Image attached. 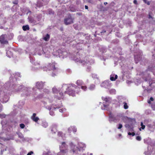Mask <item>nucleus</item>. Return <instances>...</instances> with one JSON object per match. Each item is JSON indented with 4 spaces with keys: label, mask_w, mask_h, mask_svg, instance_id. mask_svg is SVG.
Listing matches in <instances>:
<instances>
[{
    "label": "nucleus",
    "mask_w": 155,
    "mask_h": 155,
    "mask_svg": "<svg viewBox=\"0 0 155 155\" xmlns=\"http://www.w3.org/2000/svg\"><path fill=\"white\" fill-rule=\"evenodd\" d=\"M65 90V93L70 96L74 97L76 94H79L81 92L80 88L74 84H63L62 87V91ZM53 92L56 94L54 96V98L60 100L63 98V94L59 88L54 87L52 89Z\"/></svg>",
    "instance_id": "f257e3e1"
},
{
    "label": "nucleus",
    "mask_w": 155,
    "mask_h": 155,
    "mask_svg": "<svg viewBox=\"0 0 155 155\" xmlns=\"http://www.w3.org/2000/svg\"><path fill=\"white\" fill-rule=\"evenodd\" d=\"M13 80H10L9 82H7L5 84V87H6L8 90L14 93H17L22 91L21 94L22 96L26 97L30 95L31 90H34V88L26 87L20 84L16 83H13Z\"/></svg>",
    "instance_id": "f03ea898"
},
{
    "label": "nucleus",
    "mask_w": 155,
    "mask_h": 155,
    "mask_svg": "<svg viewBox=\"0 0 155 155\" xmlns=\"http://www.w3.org/2000/svg\"><path fill=\"white\" fill-rule=\"evenodd\" d=\"M81 51H80L74 53L71 56V58L75 62H78L83 66H87V71H89L91 69V67L89 65L94 63V61L91 58L90 56L84 57V54H80Z\"/></svg>",
    "instance_id": "7ed1b4c3"
},
{
    "label": "nucleus",
    "mask_w": 155,
    "mask_h": 155,
    "mask_svg": "<svg viewBox=\"0 0 155 155\" xmlns=\"http://www.w3.org/2000/svg\"><path fill=\"white\" fill-rule=\"evenodd\" d=\"M45 82L42 81H38L35 83V86L38 89H36L34 87L31 89L34 88V90H31V95H33L37 94L38 93L37 91H40L42 92V94H39L37 96L38 98H41L44 97L45 94H48L50 93L49 90L47 89L44 88L45 85Z\"/></svg>",
    "instance_id": "20e7f679"
},
{
    "label": "nucleus",
    "mask_w": 155,
    "mask_h": 155,
    "mask_svg": "<svg viewBox=\"0 0 155 155\" xmlns=\"http://www.w3.org/2000/svg\"><path fill=\"white\" fill-rule=\"evenodd\" d=\"M69 145L71 151L75 154H81L85 150L86 147L85 144L81 142H78L76 146L73 142H70Z\"/></svg>",
    "instance_id": "39448f33"
},
{
    "label": "nucleus",
    "mask_w": 155,
    "mask_h": 155,
    "mask_svg": "<svg viewBox=\"0 0 155 155\" xmlns=\"http://www.w3.org/2000/svg\"><path fill=\"white\" fill-rule=\"evenodd\" d=\"M152 71L153 69L149 66L146 71L141 73V75L143 77V78L145 79V82L148 81L150 86H151L153 84V86L155 87V79L154 78V80L152 79L149 76L150 73H152Z\"/></svg>",
    "instance_id": "423d86ee"
},
{
    "label": "nucleus",
    "mask_w": 155,
    "mask_h": 155,
    "mask_svg": "<svg viewBox=\"0 0 155 155\" xmlns=\"http://www.w3.org/2000/svg\"><path fill=\"white\" fill-rule=\"evenodd\" d=\"M3 84L0 82V101L4 103L7 102L9 98L7 94V89L6 87H5V84L4 87H2Z\"/></svg>",
    "instance_id": "0eeeda50"
},
{
    "label": "nucleus",
    "mask_w": 155,
    "mask_h": 155,
    "mask_svg": "<svg viewBox=\"0 0 155 155\" xmlns=\"http://www.w3.org/2000/svg\"><path fill=\"white\" fill-rule=\"evenodd\" d=\"M85 35H86L83 33H79L75 37L67 38L66 42L69 43L74 40H75L77 44L84 43V40H82V39L85 37Z\"/></svg>",
    "instance_id": "6e6552de"
},
{
    "label": "nucleus",
    "mask_w": 155,
    "mask_h": 155,
    "mask_svg": "<svg viewBox=\"0 0 155 155\" xmlns=\"http://www.w3.org/2000/svg\"><path fill=\"white\" fill-rule=\"evenodd\" d=\"M53 55L57 57L64 58L69 55V54L65 51L64 50H61L58 48H54L53 49Z\"/></svg>",
    "instance_id": "1a4fd4ad"
},
{
    "label": "nucleus",
    "mask_w": 155,
    "mask_h": 155,
    "mask_svg": "<svg viewBox=\"0 0 155 155\" xmlns=\"http://www.w3.org/2000/svg\"><path fill=\"white\" fill-rule=\"evenodd\" d=\"M55 63L54 62L49 63L47 66V68L46 67L43 68L44 71H47V69L49 71L52 70L53 72L51 74V76L54 77L58 74L59 71L58 68H55Z\"/></svg>",
    "instance_id": "9d476101"
},
{
    "label": "nucleus",
    "mask_w": 155,
    "mask_h": 155,
    "mask_svg": "<svg viewBox=\"0 0 155 155\" xmlns=\"http://www.w3.org/2000/svg\"><path fill=\"white\" fill-rule=\"evenodd\" d=\"M37 52L38 55L45 54V57L47 58H49L51 55L50 49L48 47L42 48L40 47L38 49Z\"/></svg>",
    "instance_id": "9b49d317"
},
{
    "label": "nucleus",
    "mask_w": 155,
    "mask_h": 155,
    "mask_svg": "<svg viewBox=\"0 0 155 155\" xmlns=\"http://www.w3.org/2000/svg\"><path fill=\"white\" fill-rule=\"evenodd\" d=\"M60 152L57 155H67L68 151V146L65 142H62L59 146Z\"/></svg>",
    "instance_id": "f8f14e48"
},
{
    "label": "nucleus",
    "mask_w": 155,
    "mask_h": 155,
    "mask_svg": "<svg viewBox=\"0 0 155 155\" xmlns=\"http://www.w3.org/2000/svg\"><path fill=\"white\" fill-rule=\"evenodd\" d=\"M25 102L23 101H20L18 102V105L19 106L18 108V107L15 105L14 107V110L13 111L11 112L10 115L12 116H14L18 113L19 110L21 109V106L23 105L24 104Z\"/></svg>",
    "instance_id": "ddd939ff"
},
{
    "label": "nucleus",
    "mask_w": 155,
    "mask_h": 155,
    "mask_svg": "<svg viewBox=\"0 0 155 155\" xmlns=\"http://www.w3.org/2000/svg\"><path fill=\"white\" fill-rule=\"evenodd\" d=\"M102 99L103 100L105 101L106 104L104 102L103 103V106L101 107V109L102 110H108V104L111 102V98L108 97H102Z\"/></svg>",
    "instance_id": "4468645a"
},
{
    "label": "nucleus",
    "mask_w": 155,
    "mask_h": 155,
    "mask_svg": "<svg viewBox=\"0 0 155 155\" xmlns=\"http://www.w3.org/2000/svg\"><path fill=\"white\" fill-rule=\"evenodd\" d=\"M49 2V0H38L36 5L37 7L40 8L43 5H45L48 4Z\"/></svg>",
    "instance_id": "2eb2a0df"
},
{
    "label": "nucleus",
    "mask_w": 155,
    "mask_h": 155,
    "mask_svg": "<svg viewBox=\"0 0 155 155\" xmlns=\"http://www.w3.org/2000/svg\"><path fill=\"white\" fill-rule=\"evenodd\" d=\"M55 107H54V110H56V109H58L59 112L61 113H64L66 111V108H63L62 107V105L61 104L59 105H55Z\"/></svg>",
    "instance_id": "dca6fc26"
},
{
    "label": "nucleus",
    "mask_w": 155,
    "mask_h": 155,
    "mask_svg": "<svg viewBox=\"0 0 155 155\" xmlns=\"http://www.w3.org/2000/svg\"><path fill=\"white\" fill-rule=\"evenodd\" d=\"M6 36L5 35H2L0 36V42L2 44H7L8 41Z\"/></svg>",
    "instance_id": "f3484780"
},
{
    "label": "nucleus",
    "mask_w": 155,
    "mask_h": 155,
    "mask_svg": "<svg viewBox=\"0 0 155 155\" xmlns=\"http://www.w3.org/2000/svg\"><path fill=\"white\" fill-rule=\"evenodd\" d=\"M110 82L109 81H105L101 84V86L102 87L108 89L112 85Z\"/></svg>",
    "instance_id": "a211bd4d"
},
{
    "label": "nucleus",
    "mask_w": 155,
    "mask_h": 155,
    "mask_svg": "<svg viewBox=\"0 0 155 155\" xmlns=\"http://www.w3.org/2000/svg\"><path fill=\"white\" fill-rule=\"evenodd\" d=\"M64 22L66 25H68L73 23V19L71 16H69L68 17L65 18Z\"/></svg>",
    "instance_id": "6ab92c4d"
},
{
    "label": "nucleus",
    "mask_w": 155,
    "mask_h": 155,
    "mask_svg": "<svg viewBox=\"0 0 155 155\" xmlns=\"http://www.w3.org/2000/svg\"><path fill=\"white\" fill-rule=\"evenodd\" d=\"M142 52H139V54L137 55H134V60L136 63H138L139 61H140L142 59Z\"/></svg>",
    "instance_id": "aec40b11"
},
{
    "label": "nucleus",
    "mask_w": 155,
    "mask_h": 155,
    "mask_svg": "<svg viewBox=\"0 0 155 155\" xmlns=\"http://www.w3.org/2000/svg\"><path fill=\"white\" fill-rule=\"evenodd\" d=\"M109 120L110 123H111L112 122H116L117 121V119L114 115L111 113H110L109 114Z\"/></svg>",
    "instance_id": "412c9836"
},
{
    "label": "nucleus",
    "mask_w": 155,
    "mask_h": 155,
    "mask_svg": "<svg viewBox=\"0 0 155 155\" xmlns=\"http://www.w3.org/2000/svg\"><path fill=\"white\" fill-rule=\"evenodd\" d=\"M12 49L11 48H9L8 50V49H6V55L9 58H11L13 56V54L12 52Z\"/></svg>",
    "instance_id": "4be33fe9"
},
{
    "label": "nucleus",
    "mask_w": 155,
    "mask_h": 155,
    "mask_svg": "<svg viewBox=\"0 0 155 155\" xmlns=\"http://www.w3.org/2000/svg\"><path fill=\"white\" fill-rule=\"evenodd\" d=\"M17 134L18 137L21 140L22 142H24L27 141V139L24 137L23 134L21 133L18 132L17 133Z\"/></svg>",
    "instance_id": "5701e85b"
},
{
    "label": "nucleus",
    "mask_w": 155,
    "mask_h": 155,
    "mask_svg": "<svg viewBox=\"0 0 155 155\" xmlns=\"http://www.w3.org/2000/svg\"><path fill=\"white\" fill-rule=\"evenodd\" d=\"M15 75L13 74V76H12L11 77H10V80L11 79V81H12V80H13V81H15L16 79L17 76H18L20 77H21L20 74L19 72H16L15 73Z\"/></svg>",
    "instance_id": "b1692460"
},
{
    "label": "nucleus",
    "mask_w": 155,
    "mask_h": 155,
    "mask_svg": "<svg viewBox=\"0 0 155 155\" xmlns=\"http://www.w3.org/2000/svg\"><path fill=\"white\" fill-rule=\"evenodd\" d=\"M46 108L50 110L49 114L52 116H54L55 115V114L53 110H54V107L52 108V107L50 106H48L46 107Z\"/></svg>",
    "instance_id": "393cba45"
},
{
    "label": "nucleus",
    "mask_w": 155,
    "mask_h": 155,
    "mask_svg": "<svg viewBox=\"0 0 155 155\" xmlns=\"http://www.w3.org/2000/svg\"><path fill=\"white\" fill-rule=\"evenodd\" d=\"M117 98L118 101L120 104L122 103H123L124 102H125V101L126 100V98L122 96H118Z\"/></svg>",
    "instance_id": "a878e982"
},
{
    "label": "nucleus",
    "mask_w": 155,
    "mask_h": 155,
    "mask_svg": "<svg viewBox=\"0 0 155 155\" xmlns=\"http://www.w3.org/2000/svg\"><path fill=\"white\" fill-rule=\"evenodd\" d=\"M31 119L36 122H37L39 120V118L37 117H36V114L33 113L32 116L31 117Z\"/></svg>",
    "instance_id": "bb28decb"
},
{
    "label": "nucleus",
    "mask_w": 155,
    "mask_h": 155,
    "mask_svg": "<svg viewBox=\"0 0 155 155\" xmlns=\"http://www.w3.org/2000/svg\"><path fill=\"white\" fill-rule=\"evenodd\" d=\"M55 153L54 151L49 150L47 152H44L42 155H55Z\"/></svg>",
    "instance_id": "cd10ccee"
},
{
    "label": "nucleus",
    "mask_w": 155,
    "mask_h": 155,
    "mask_svg": "<svg viewBox=\"0 0 155 155\" xmlns=\"http://www.w3.org/2000/svg\"><path fill=\"white\" fill-rule=\"evenodd\" d=\"M117 76L113 72L110 76V80L111 81H114L117 78Z\"/></svg>",
    "instance_id": "c85d7f7f"
},
{
    "label": "nucleus",
    "mask_w": 155,
    "mask_h": 155,
    "mask_svg": "<svg viewBox=\"0 0 155 155\" xmlns=\"http://www.w3.org/2000/svg\"><path fill=\"white\" fill-rule=\"evenodd\" d=\"M57 125L56 124H54L52 126L51 131L52 133H56L57 132Z\"/></svg>",
    "instance_id": "c756f323"
},
{
    "label": "nucleus",
    "mask_w": 155,
    "mask_h": 155,
    "mask_svg": "<svg viewBox=\"0 0 155 155\" xmlns=\"http://www.w3.org/2000/svg\"><path fill=\"white\" fill-rule=\"evenodd\" d=\"M5 35H6V38H7L8 40H10L13 38L14 35L12 33H10Z\"/></svg>",
    "instance_id": "7c9ffc66"
},
{
    "label": "nucleus",
    "mask_w": 155,
    "mask_h": 155,
    "mask_svg": "<svg viewBox=\"0 0 155 155\" xmlns=\"http://www.w3.org/2000/svg\"><path fill=\"white\" fill-rule=\"evenodd\" d=\"M76 84L78 86H81L82 85H84V82L81 80H78L76 82Z\"/></svg>",
    "instance_id": "2f4dec72"
},
{
    "label": "nucleus",
    "mask_w": 155,
    "mask_h": 155,
    "mask_svg": "<svg viewBox=\"0 0 155 155\" xmlns=\"http://www.w3.org/2000/svg\"><path fill=\"white\" fill-rule=\"evenodd\" d=\"M85 39L87 40V41H84V44H86L89 42V40L90 39V36L88 35V34L87 35V36L86 37L85 36Z\"/></svg>",
    "instance_id": "473e14b6"
},
{
    "label": "nucleus",
    "mask_w": 155,
    "mask_h": 155,
    "mask_svg": "<svg viewBox=\"0 0 155 155\" xmlns=\"http://www.w3.org/2000/svg\"><path fill=\"white\" fill-rule=\"evenodd\" d=\"M58 135L59 137H61L63 140H64L65 138V134L61 132H58Z\"/></svg>",
    "instance_id": "72a5a7b5"
},
{
    "label": "nucleus",
    "mask_w": 155,
    "mask_h": 155,
    "mask_svg": "<svg viewBox=\"0 0 155 155\" xmlns=\"http://www.w3.org/2000/svg\"><path fill=\"white\" fill-rule=\"evenodd\" d=\"M41 125L45 128L47 127L48 126V124L47 122L44 121L42 122Z\"/></svg>",
    "instance_id": "f704fd0d"
},
{
    "label": "nucleus",
    "mask_w": 155,
    "mask_h": 155,
    "mask_svg": "<svg viewBox=\"0 0 155 155\" xmlns=\"http://www.w3.org/2000/svg\"><path fill=\"white\" fill-rule=\"evenodd\" d=\"M95 85L94 84H92L90 85L88 89L91 91H93L95 89Z\"/></svg>",
    "instance_id": "c9c22d12"
},
{
    "label": "nucleus",
    "mask_w": 155,
    "mask_h": 155,
    "mask_svg": "<svg viewBox=\"0 0 155 155\" xmlns=\"http://www.w3.org/2000/svg\"><path fill=\"white\" fill-rule=\"evenodd\" d=\"M1 123L2 125V127L4 128L6 127L7 122L3 120L1 121Z\"/></svg>",
    "instance_id": "e433bc0d"
},
{
    "label": "nucleus",
    "mask_w": 155,
    "mask_h": 155,
    "mask_svg": "<svg viewBox=\"0 0 155 155\" xmlns=\"http://www.w3.org/2000/svg\"><path fill=\"white\" fill-rule=\"evenodd\" d=\"M29 22L31 23L35 24L37 23L36 21H35L33 18H28Z\"/></svg>",
    "instance_id": "4c0bfd02"
},
{
    "label": "nucleus",
    "mask_w": 155,
    "mask_h": 155,
    "mask_svg": "<svg viewBox=\"0 0 155 155\" xmlns=\"http://www.w3.org/2000/svg\"><path fill=\"white\" fill-rule=\"evenodd\" d=\"M97 75L96 74H92V76L94 79H96L97 80V81L98 83L99 82V81L97 77Z\"/></svg>",
    "instance_id": "58836bf2"
},
{
    "label": "nucleus",
    "mask_w": 155,
    "mask_h": 155,
    "mask_svg": "<svg viewBox=\"0 0 155 155\" xmlns=\"http://www.w3.org/2000/svg\"><path fill=\"white\" fill-rule=\"evenodd\" d=\"M147 126L148 127L150 130H151L152 128H154L153 124H147Z\"/></svg>",
    "instance_id": "ea45409f"
},
{
    "label": "nucleus",
    "mask_w": 155,
    "mask_h": 155,
    "mask_svg": "<svg viewBox=\"0 0 155 155\" xmlns=\"http://www.w3.org/2000/svg\"><path fill=\"white\" fill-rule=\"evenodd\" d=\"M22 29L24 31L28 30L29 29V26L28 25H24L22 26Z\"/></svg>",
    "instance_id": "a19ab883"
},
{
    "label": "nucleus",
    "mask_w": 155,
    "mask_h": 155,
    "mask_svg": "<svg viewBox=\"0 0 155 155\" xmlns=\"http://www.w3.org/2000/svg\"><path fill=\"white\" fill-rule=\"evenodd\" d=\"M50 38V35L48 34H47L45 36L43 39H44L46 41H48Z\"/></svg>",
    "instance_id": "79ce46f5"
},
{
    "label": "nucleus",
    "mask_w": 155,
    "mask_h": 155,
    "mask_svg": "<svg viewBox=\"0 0 155 155\" xmlns=\"http://www.w3.org/2000/svg\"><path fill=\"white\" fill-rule=\"evenodd\" d=\"M100 51L102 53H104L106 51V48L104 47H102L101 48H99Z\"/></svg>",
    "instance_id": "37998d69"
},
{
    "label": "nucleus",
    "mask_w": 155,
    "mask_h": 155,
    "mask_svg": "<svg viewBox=\"0 0 155 155\" xmlns=\"http://www.w3.org/2000/svg\"><path fill=\"white\" fill-rule=\"evenodd\" d=\"M81 88L84 91H86L87 90V87L86 86L84 85H82L81 86Z\"/></svg>",
    "instance_id": "c03bdc74"
},
{
    "label": "nucleus",
    "mask_w": 155,
    "mask_h": 155,
    "mask_svg": "<svg viewBox=\"0 0 155 155\" xmlns=\"http://www.w3.org/2000/svg\"><path fill=\"white\" fill-rule=\"evenodd\" d=\"M109 92L111 94H116V90L114 89H111L109 90Z\"/></svg>",
    "instance_id": "a18cd8bd"
},
{
    "label": "nucleus",
    "mask_w": 155,
    "mask_h": 155,
    "mask_svg": "<svg viewBox=\"0 0 155 155\" xmlns=\"http://www.w3.org/2000/svg\"><path fill=\"white\" fill-rule=\"evenodd\" d=\"M73 126H71L69 127L68 129V132L69 133H71V132L73 131Z\"/></svg>",
    "instance_id": "49530a36"
},
{
    "label": "nucleus",
    "mask_w": 155,
    "mask_h": 155,
    "mask_svg": "<svg viewBox=\"0 0 155 155\" xmlns=\"http://www.w3.org/2000/svg\"><path fill=\"white\" fill-rule=\"evenodd\" d=\"M30 60L31 63H32L33 64H35V65H36L37 63L35 64V62L34 61V60L31 57H30ZM38 64V63H37Z\"/></svg>",
    "instance_id": "de8ad7c7"
},
{
    "label": "nucleus",
    "mask_w": 155,
    "mask_h": 155,
    "mask_svg": "<svg viewBox=\"0 0 155 155\" xmlns=\"http://www.w3.org/2000/svg\"><path fill=\"white\" fill-rule=\"evenodd\" d=\"M124 104V109H127L128 108V106L127 105V103L125 102L123 103Z\"/></svg>",
    "instance_id": "09e8293b"
},
{
    "label": "nucleus",
    "mask_w": 155,
    "mask_h": 155,
    "mask_svg": "<svg viewBox=\"0 0 155 155\" xmlns=\"http://www.w3.org/2000/svg\"><path fill=\"white\" fill-rule=\"evenodd\" d=\"M151 107L153 110L155 111V102L153 103L151 105Z\"/></svg>",
    "instance_id": "8fccbe9b"
},
{
    "label": "nucleus",
    "mask_w": 155,
    "mask_h": 155,
    "mask_svg": "<svg viewBox=\"0 0 155 155\" xmlns=\"http://www.w3.org/2000/svg\"><path fill=\"white\" fill-rule=\"evenodd\" d=\"M151 113V110L150 109L147 110L145 111V113L147 114H150Z\"/></svg>",
    "instance_id": "3c124183"
},
{
    "label": "nucleus",
    "mask_w": 155,
    "mask_h": 155,
    "mask_svg": "<svg viewBox=\"0 0 155 155\" xmlns=\"http://www.w3.org/2000/svg\"><path fill=\"white\" fill-rule=\"evenodd\" d=\"M48 13L50 15H53L54 14V12L51 9H49L48 10Z\"/></svg>",
    "instance_id": "603ef678"
},
{
    "label": "nucleus",
    "mask_w": 155,
    "mask_h": 155,
    "mask_svg": "<svg viewBox=\"0 0 155 155\" xmlns=\"http://www.w3.org/2000/svg\"><path fill=\"white\" fill-rule=\"evenodd\" d=\"M6 115L4 114H0V118L2 119L5 117Z\"/></svg>",
    "instance_id": "864d4df0"
},
{
    "label": "nucleus",
    "mask_w": 155,
    "mask_h": 155,
    "mask_svg": "<svg viewBox=\"0 0 155 155\" xmlns=\"http://www.w3.org/2000/svg\"><path fill=\"white\" fill-rule=\"evenodd\" d=\"M42 17L41 15H39L37 16V18L38 21H40Z\"/></svg>",
    "instance_id": "5fc2aeb1"
},
{
    "label": "nucleus",
    "mask_w": 155,
    "mask_h": 155,
    "mask_svg": "<svg viewBox=\"0 0 155 155\" xmlns=\"http://www.w3.org/2000/svg\"><path fill=\"white\" fill-rule=\"evenodd\" d=\"M19 126L21 128L23 129L25 128V124H21L19 125Z\"/></svg>",
    "instance_id": "6e6d98bb"
},
{
    "label": "nucleus",
    "mask_w": 155,
    "mask_h": 155,
    "mask_svg": "<svg viewBox=\"0 0 155 155\" xmlns=\"http://www.w3.org/2000/svg\"><path fill=\"white\" fill-rule=\"evenodd\" d=\"M153 99L152 97H151L150 98V100L148 101V103L149 104H151V101H153Z\"/></svg>",
    "instance_id": "4d7b16f0"
},
{
    "label": "nucleus",
    "mask_w": 155,
    "mask_h": 155,
    "mask_svg": "<svg viewBox=\"0 0 155 155\" xmlns=\"http://www.w3.org/2000/svg\"><path fill=\"white\" fill-rule=\"evenodd\" d=\"M73 126V131L74 133H75L77 131V128L76 127L74 126Z\"/></svg>",
    "instance_id": "13d9d810"
},
{
    "label": "nucleus",
    "mask_w": 155,
    "mask_h": 155,
    "mask_svg": "<svg viewBox=\"0 0 155 155\" xmlns=\"http://www.w3.org/2000/svg\"><path fill=\"white\" fill-rule=\"evenodd\" d=\"M128 134L129 135H132V136H133L135 135V133L134 132L131 133L130 132H129L128 133Z\"/></svg>",
    "instance_id": "bf43d9fd"
},
{
    "label": "nucleus",
    "mask_w": 155,
    "mask_h": 155,
    "mask_svg": "<svg viewBox=\"0 0 155 155\" xmlns=\"http://www.w3.org/2000/svg\"><path fill=\"white\" fill-rule=\"evenodd\" d=\"M122 125L120 124L118 125V126L117 127V128L118 129H120L122 128Z\"/></svg>",
    "instance_id": "052dcab7"
},
{
    "label": "nucleus",
    "mask_w": 155,
    "mask_h": 155,
    "mask_svg": "<svg viewBox=\"0 0 155 155\" xmlns=\"http://www.w3.org/2000/svg\"><path fill=\"white\" fill-rule=\"evenodd\" d=\"M136 139L138 141H140L141 140V138L140 136H137L136 137Z\"/></svg>",
    "instance_id": "680f3d73"
},
{
    "label": "nucleus",
    "mask_w": 155,
    "mask_h": 155,
    "mask_svg": "<svg viewBox=\"0 0 155 155\" xmlns=\"http://www.w3.org/2000/svg\"><path fill=\"white\" fill-rule=\"evenodd\" d=\"M26 151L25 150H23L21 152V154L22 155L23 154V153L24 154H26Z\"/></svg>",
    "instance_id": "e2e57ef3"
},
{
    "label": "nucleus",
    "mask_w": 155,
    "mask_h": 155,
    "mask_svg": "<svg viewBox=\"0 0 155 155\" xmlns=\"http://www.w3.org/2000/svg\"><path fill=\"white\" fill-rule=\"evenodd\" d=\"M6 148L5 147V149H3V150H2V149L1 150V153H0V154L1 155H2V154H3V153H2V152L4 151H6Z\"/></svg>",
    "instance_id": "0e129e2a"
},
{
    "label": "nucleus",
    "mask_w": 155,
    "mask_h": 155,
    "mask_svg": "<svg viewBox=\"0 0 155 155\" xmlns=\"http://www.w3.org/2000/svg\"><path fill=\"white\" fill-rule=\"evenodd\" d=\"M3 109V107L2 105L0 103V112L2 111Z\"/></svg>",
    "instance_id": "69168bd1"
},
{
    "label": "nucleus",
    "mask_w": 155,
    "mask_h": 155,
    "mask_svg": "<svg viewBox=\"0 0 155 155\" xmlns=\"http://www.w3.org/2000/svg\"><path fill=\"white\" fill-rule=\"evenodd\" d=\"M33 152L32 151H31L30 152L28 153L27 155H31L32 154H33Z\"/></svg>",
    "instance_id": "338daca9"
},
{
    "label": "nucleus",
    "mask_w": 155,
    "mask_h": 155,
    "mask_svg": "<svg viewBox=\"0 0 155 155\" xmlns=\"http://www.w3.org/2000/svg\"><path fill=\"white\" fill-rule=\"evenodd\" d=\"M106 32V31L105 30H103L102 31H100V33L101 34V35H103V34L105 33Z\"/></svg>",
    "instance_id": "774afa93"
}]
</instances>
